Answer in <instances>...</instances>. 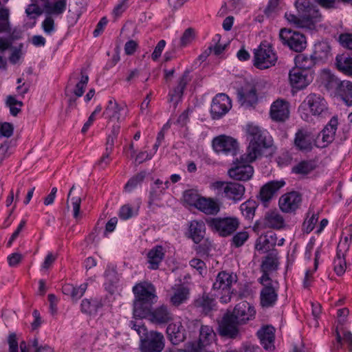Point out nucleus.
<instances>
[{
	"label": "nucleus",
	"mask_w": 352,
	"mask_h": 352,
	"mask_svg": "<svg viewBox=\"0 0 352 352\" xmlns=\"http://www.w3.org/2000/svg\"><path fill=\"white\" fill-rule=\"evenodd\" d=\"M257 206L258 205L255 201L248 199L240 206V210L246 219H251L254 216Z\"/></svg>",
	"instance_id": "obj_45"
},
{
	"label": "nucleus",
	"mask_w": 352,
	"mask_h": 352,
	"mask_svg": "<svg viewBox=\"0 0 352 352\" xmlns=\"http://www.w3.org/2000/svg\"><path fill=\"white\" fill-rule=\"evenodd\" d=\"M80 74V79L75 85V88L73 91V93L76 97H80L83 95L85 92V88L89 81V76L87 74L84 73L83 69H81Z\"/></svg>",
	"instance_id": "obj_50"
},
{
	"label": "nucleus",
	"mask_w": 352,
	"mask_h": 352,
	"mask_svg": "<svg viewBox=\"0 0 352 352\" xmlns=\"http://www.w3.org/2000/svg\"><path fill=\"white\" fill-rule=\"evenodd\" d=\"M127 114V107L123 104H118L115 99H110L108 104L103 112L105 118L109 121L116 120L118 123L124 120Z\"/></svg>",
	"instance_id": "obj_19"
},
{
	"label": "nucleus",
	"mask_w": 352,
	"mask_h": 352,
	"mask_svg": "<svg viewBox=\"0 0 352 352\" xmlns=\"http://www.w3.org/2000/svg\"><path fill=\"white\" fill-rule=\"evenodd\" d=\"M239 325H241V324L238 323L237 321L228 313L223 316L219 323V335L230 339H239L241 336Z\"/></svg>",
	"instance_id": "obj_11"
},
{
	"label": "nucleus",
	"mask_w": 352,
	"mask_h": 352,
	"mask_svg": "<svg viewBox=\"0 0 352 352\" xmlns=\"http://www.w3.org/2000/svg\"><path fill=\"white\" fill-rule=\"evenodd\" d=\"M285 17L289 23L293 24L296 28L305 27L302 18L299 15L297 16L292 13L286 12Z\"/></svg>",
	"instance_id": "obj_61"
},
{
	"label": "nucleus",
	"mask_w": 352,
	"mask_h": 352,
	"mask_svg": "<svg viewBox=\"0 0 352 352\" xmlns=\"http://www.w3.org/2000/svg\"><path fill=\"white\" fill-rule=\"evenodd\" d=\"M206 222L210 229L223 237L232 234L239 226V220L234 217H209Z\"/></svg>",
	"instance_id": "obj_6"
},
{
	"label": "nucleus",
	"mask_w": 352,
	"mask_h": 352,
	"mask_svg": "<svg viewBox=\"0 0 352 352\" xmlns=\"http://www.w3.org/2000/svg\"><path fill=\"white\" fill-rule=\"evenodd\" d=\"M271 118L276 122H285L289 116V104L284 99H277L271 105Z\"/></svg>",
	"instance_id": "obj_21"
},
{
	"label": "nucleus",
	"mask_w": 352,
	"mask_h": 352,
	"mask_svg": "<svg viewBox=\"0 0 352 352\" xmlns=\"http://www.w3.org/2000/svg\"><path fill=\"white\" fill-rule=\"evenodd\" d=\"M325 87L334 93L347 105L352 106V82L340 80L329 72L325 74Z\"/></svg>",
	"instance_id": "obj_4"
},
{
	"label": "nucleus",
	"mask_w": 352,
	"mask_h": 352,
	"mask_svg": "<svg viewBox=\"0 0 352 352\" xmlns=\"http://www.w3.org/2000/svg\"><path fill=\"white\" fill-rule=\"evenodd\" d=\"M129 326L132 329L135 330L138 333L140 338H143L148 332L146 327L142 321L131 320L129 322Z\"/></svg>",
	"instance_id": "obj_58"
},
{
	"label": "nucleus",
	"mask_w": 352,
	"mask_h": 352,
	"mask_svg": "<svg viewBox=\"0 0 352 352\" xmlns=\"http://www.w3.org/2000/svg\"><path fill=\"white\" fill-rule=\"evenodd\" d=\"M339 41L342 47L352 50V34H341L339 36Z\"/></svg>",
	"instance_id": "obj_62"
},
{
	"label": "nucleus",
	"mask_w": 352,
	"mask_h": 352,
	"mask_svg": "<svg viewBox=\"0 0 352 352\" xmlns=\"http://www.w3.org/2000/svg\"><path fill=\"white\" fill-rule=\"evenodd\" d=\"M316 63H318L311 54L308 56L305 54H299L295 58L296 67L300 69L309 71Z\"/></svg>",
	"instance_id": "obj_44"
},
{
	"label": "nucleus",
	"mask_w": 352,
	"mask_h": 352,
	"mask_svg": "<svg viewBox=\"0 0 352 352\" xmlns=\"http://www.w3.org/2000/svg\"><path fill=\"white\" fill-rule=\"evenodd\" d=\"M246 133L250 141L247 152L242 159L248 162H254L261 155L262 150L271 146V141L266 138V132L262 131L258 126L248 124Z\"/></svg>",
	"instance_id": "obj_1"
},
{
	"label": "nucleus",
	"mask_w": 352,
	"mask_h": 352,
	"mask_svg": "<svg viewBox=\"0 0 352 352\" xmlns=\"http://www.w3.org/2000/svg\"><path fill=\"white\" fill-rule=\"evenodd\" d=\"M103 306L101 300L98 298H85L81 302V311L87 314L94 315Z\"/></svg>",
	"instance_id": "obj_40"
},
{
	"label": "nucleus",
	"mask_w": 352,
	"mask_h": 352,
	"mask_svg": "<svg viewBox=\"0 0 352 352\" xmlns=\"http://www.w3.org/2000/svg\"><path fill=\"white\" fill-rule=\"evenodd\" d=\"M25 13L30 19H35L43 14V10L38 6L32 3L26 8Z\"/></svg>",
	"instance_id": "obj_55"
},
{
	"label": "nucleus",
	"mask_w": 352,
	"mask_h": 352,
	"mask_svg": "<svg viewBox=\"0 0 352 352\" xmlns=\"http://www.w3.org/2000/svg\"><path fill=\"white\" fill-rule=\"evenodd\" d=\"M232 107L231 100L225 94H218L212 99L210 113L213 119H219Z\"/></svg>",
	"instance_id": "obj_15"
},
{
	"label": "nucleus",
	"mask_w": 352,
	"mask_h": 352,
	"mask_svg": "<svg viewBox=\"0 0 352 352\" xmlns=\"http://www.w3.org/2000/svg\"><path fill=\"white\" fill-rule=\"evenodd\" d=\"M302 196L296 191H292L282 195L278 201L280 210L284 212L295 211L300 205Z\"/></svg>",
	"instance_id": "obj_20"
},
{
	"label": "nucleus",
	"mask_w": 352,
	"mask_h": 352,
	"mask_svg": "<svg viewBox=\"0 0 352 352\" xmlns=\"http://www.w3.org/2000/svg\"><path fill=\"white\" fill-rule=\"evenodd\" d=\"M248 239L249 234L248 232H238L233 236L231 241V244L235 248H239L241 247Z\"/></svg>",
	"instance_id": "obj_52"
},
{
	"label": "nucleus",
	"mask_w": 352,
	"mask_h": 352,
	"mask_svg": "<svg viewBox=\"0 0 352 352\" xmlns=\"http://www.w3.org/2000/svg\"><path fill=\"white\" fill-rule=\"evenodd\" d=\"M314 161H302L294 166L292 170L296 174L307 175L316 168Z\"/></svg>",
	"instance_id": "obj_46"
},
{
	"label": "nucleus",
	"mask_w": 352,
	"mask_h": 352,
	"mask_svg": "<svg viewBox=\"0 0 352 352\" xmlns=\"http://www.w3.org/2000/svg\"><path fill=\"white\" fill-rule=\"evenodd\" d=\"M66 0H56L48 10L54 14H62L66 9Z\"/></svg>",
	"instance_id": "obj_56"
},
{
	"label": "nucleus",
	"mask_w": 352,
	"mask_h": 352,
	"mask_svg": "<svg viewBox=\"0 0 352 352\" xmlns=\"http://www.w3.org/2000/svg\"><path fill=\"white\" fill-rule=\"evenodd\" d=\"M336 341L333 343V345L331 346V352H342L344 351L342 339V336H340L338 330V328L336 329Z\"/></svg>",
	"instance_id": "obj_63"
},
{
	"label": "nucleus",
	"mask_w": 352,
	"mask_h": 352,
	"mask_svg": "<svg viewBox=\"0 0 352 352\" xmlns=\"http://www.w3.org/2000/svg\"><path fill=\"white\" fill-rule=\"evenodd\" d=\"M325 8H337L340 3L352 6V0H316Z\"/></svg>",
	"instance_id": "obj_53"
},
{
	"label": "nucleus",
	"mask_w": 352,
	"mask_h": 352,
	"mask_svg": "<svg viewBox=\"0 0 352 352\" xmlns=\"http://www.w3.org/2000/svg\"><path fill=\"white\" fill-rule=\"evenodd\" d=\"M258 282L263 285L260 294L261 305L265 308L274 307L278 299V293L277 289L272 285V280L271 281L258 280Z\"/></svg>",
	"instance_id": "obj_18"
},
{
	"label": "nucleus",
	"mask_w": 352,
	"mask_h": 352,
	"mask_svg": "<svg viewBox=\"0 0 352 352\" xmlns=\"http://www.w3.org/2000/svg\"><path fill=\"white\" fill-rule=\"evenodd\" d=\"M174 314L167 305H160L153 309L148 320L153 324L157 325L166 324L173 322Z\"/></svg>",
	"instance_id": "obj_22"
},
{
	"label": "nucleus",
	"mask_w": 352,
	"mask_h": 352,
	"mask_svg": "<svg viewBox=\"0 0 352 352\" xmlns=\"http://www.w3.org/2000/svg\"><path fill=\"white\" fill-rule=\"evenodd\" d=\"M196 208L206 214L215 215L219 212L220 206L212 198L201 197L197 204Z\"/></svg>",
	"instance_id": "obj_33"
},
{
	"label": "nucleus",
	"mask_w": 352,
	"mask_h": 352,
	"mask_svg": "<svg viewBox=\"0 0 352 352\" xmlns=\"http://www.w3.org/2000/svg\"><path fill=\"white\" fill-rule=\"evenodd\" d=\"M135 298L141 301L156 303L157 296L155 286L148 282L137 283L133 287Z\"/></svg>",
	"instance_id": "obj_13"
},
{
	"label": "nucleus",
	"mask_w": 352,
	"mask_h": 352,
	"mask_svg": "<svg viewBox=\"0 0 352 352\" xmlns=\"http://www.w3.org/2000/svg\"><path fill=\"white\" fill-rule=\"evenodd\" d=\"M211 187L217 192V195L232 201L236 204L243 199L245 188L236 182L217 181L212 184Z\"/></svg>",
	"instance_id": "obj_5"
},
{
	"label": "nucleus",
	"mask_w": 352,
	"mask_h": 352,
	"mask_svg": "<svg viewBox=\"0 0 352 352\" xmlns=\"http://www.w3.org/2000/svg\"><path fill=\"white\" fill-rule=\"evenodd\" d=\"M237 281V276L233 273L226 271L220 272L213 283L214 295L219 298L221 302L228 303L230 301L234 289L233 284Z\"/></svg>",
	"instance_id": "obj_2"
},
{
	"label": "nucleus",
	"mask_w": 352,
	"mask_h": 352,
	"mask_svg": "<svg viewBox=\"0 0 352 352\" xmlns=\"http://www.w3.org/2000/svg\"><path fill=\"white\" fill-rule=\"evenodd\" d=\"M307 111L314 116H325L328 113L327 103L321 95L311 93L305 98L298 108L304 120H308L309 117Z\"/></svg>",
	"instance_id": "obj_3"
},
{
	"label": "nucleus",
	"mask_w": 352,
	"mask_h": 352,
	"mask_svg": "<svg viewBox=\"0 0 352 352\" xmlns=\"http://www.w3.org/2000/svg\"><path fill=\"white\" fill-rule=\"evenodd\" d=\"M318 214L312 213L311 216L308 219H306L303 223L304 232L307 234L311 232L314 230L316 223L318 222Z\"/></svg>",
	"instance_id": "obj_54"
},
{
	"label": "nucleus",
	"mask_w": 352,
	"mask_h": 352,
	"mask_svg": "<svg viewBox=\"0 0 352 352\" xmlns=\"http://www.w3.org/2000/svg\"><path fill=\"white\" fill-rule=\"evenodd\" d=\"M300 17L303 21L305 26H308L319 22L321 19V14L317 7L313 5Z\"/></svg>",
	"instance_id": "obj_43"
},
{
	"label": "nucleus",
	"mask_w": 352,
	"mask_h": 352,
	"mask_svg": "<svg viewBox=\"0 0 352 352\" xmlns=\"http://www.w3.org/2000/svg\"><path fill=\"white\" fill-rule=\"evenodd\" d=\"M279 38L283 45L288 46L294 52H300L306 48V38L299 32L282 28L280 30Z\"/></svg>",
	"instance_id": "obj_8"
},
{
	"label": "nucleus",
	"mask_w": 352,
	"mask_h": 352,
	"mask_svg": "<svg viewBox=\"0 0 352 352\" xmlns=\"http://www.w3.org/2000/svg\"><path fill=\"white\" fill-rule=\"evenodd\" d=\"M338 69L346 75L352 76V56L338 55L336 58Z\"/></svg>",
	"instance_id": "obj_39"
},
{
	"label": "nucleus",
	"mask_w": 352,
	"mask_h": 352,
	"mask_svg": "<svg viewBox=\"0 0 352 352\" xmlns=\"http://www.w3.org/2000/svg\"><path fill=\"white\" fill-rule=\"evenodd\" d=\"M190 71L186 69L178 80L177 85L168 94V102H175L177 104L183 96L184 91L188 83L191 80Z\"/></svg>",
	"instance_id": "obj_26"
},
{
	"label": "nucleus",
	"mask_w": 352,
	"mask_h": 352,
	"mask_svg": "<svg viewBox=\"0 0 352 352\" xmlns=\"http://www.w3.org/2000/svg\"><path fill=\"white\" fill-rule=\"evenodd\" d=\"M164 194V191L162 188V181L160 179H157L150 188L148 202V206L151 207L154 201L160 200L161 196Z\"/></svg>",
	"instance_id": "obj_42"
},
{
	"label": "nucleus",
	"mask_w": 352,
	"mask_h": 352,
	"mask_svg": "<svg viewBox=\"0 0 352 352\" xmlns=\"http://www.w3.org/2000/svg\"><path fill=\"white\" fill-rule=\"evenodd\" d=\"M154 303L141 301L140 300L134 299L133 315L135 319H148L149 318L153 310V305Z\"/></svg>",
	"instance_id": "obj_31"
},
{
	"label": "nucleus",
	"mask_w": 352,
	"mask_h": 352,
	"mask_svg": "<svg viewBox=\"0 0 352 352\" xmlns=\"http://www.w3.org/2000/svg\"><path fill=\"white\" fill-rule=\"evenodd\" d=\"M334 271L338 276H342L346 270V263L343 252H336V257L333 261Z\"/></svg>",
	"instance_id": "obj_49"
},
{
	"label": "nucleus",
	"mask_w": 352,
	"mask_h": 352,
	"mask_svg": "<svg viewBox=\"0 0 352 352\" xmlns=\"http://www.w3.org/2000/svg\"><path fill=\"white\" fill-rule=\"evenodd\" d=\"M6 106L9 107L10 114L13 116H16L21 111V107L23 105L22 101L17 100L14 96H8L6 100Z\"/></svg>",
	"instance_id": "obj_48"
},
{
	"label": "nucleus",
	"mask_w": 352,
	"mask_h": 352,
	"mask_svg": "<svg viewBox=\"0 0 352 352\" xmlns=\"http://www.w3.org/2000/svg\"><path fill=\"white\" fill-rule=\"evenodd\" d=\"M194 305L201 312L207 314L214 309L215 306L214 299L209 296L208 294L204 293L194 300Z\"/></svg>",
	"instance_id": "obj_37"
},
{
	"label": "nucleus",
	"mask_w": 352,
	"mask_h": 352,
	"mask_svg": "<svg viewBox=\"0 0 352 352\" xmlns=\"http://www.w3.org/2000/svg\"><path fill=\"white\" fill-rule=\"evenodd\" d=\"M338 121L337 118L333 117L329 123L325 126L324 129L321 131L320 134H318L317 139L319 140L321 137L322 143L320 144L316 143V146L320 148H324L329 144L331 143L336 135V132L337 130Z\"/></svg>",
	"instance_id": "obj_25"
},
{
	"label": "nucleus",
	"mask_w": 352,
	"mask_h": 352,
	"mask_svg": "<svg viewBox=\"0 0 352 352\" xmlns=\"http://www.w3.org/2000/svg\"><path fill=\"white\" fill-rule=\"evenodd\" d=\"M289 78L292 87L298 90L305 88L312 81L310 71L300 69L296 67L289 71Z\"/></svg>",
	"instance_id": "obj_17"
},
{
	"label": "nucleus",
	"mask_w": 352,
	"mask_h": 352,
	"mask_svg": "<svg viewBox=\"0 0 352 352\" xmlns=\"http://www.w3.org/2000/svg\"><path fill=\"white\" fill-rule=\"evenodd\" d=\"M331 46L327 41H320L314 45L313 58L319 63H325L331 57Z\"/></svg>",
	"instance_id": "obj_32"
},
{
	"label": "nucleus",
	"mask_w": 352,
	"mask_h": 352,
	"mask_svg": "<svg viewBox=\"0 0 352 352\" xmlns=\"http://www.w3.org/2000/svg\"><path fill=\"white\" fill-rule=\"evenodd\" d=\"M316 143H319V140L307 129H300L295 134L294 146L302 152L311 151L314 145L316 146Z\"/></svg>",
	"instance_id": "obj_14"
},
{
	"label": "nucleus",
	"mask_w": 352,
	"mask_h": 352,
	"mask_svg": "<svg viewBox=\"0 0 352 352\" xmlns=\"http://www.w3.org/2000/svg\"><path fill=\"white\" fill-rule=\"evenodd\" d=\"M295 6L298 10V15L301 16L313 4H311L309 0H296Z\"/></svg>",
	"instance_id": "obj_60"
},
{
	"label": "nucleus",
	"mask_w": 352,
	"mask_h": 352,
	"mask_svg": "<svg viewBox=\"0 0 352 352\" xmlns=\"http://www.w3.org/2000/svg\"><path fill=\"white\" fill-rule=\"evenodd\" d=\"M14 126L9 122L0 123V138H10L12 135Z\"/></svg>",
	"instance_id": "obj_59"
},
{
	"label": "nucleus",
	"mask_w": 352,
	"mask_h": 352,
	"mask_svg": "<svg viewBox=\"0 0 352 352\" xmlns=\"http://www.w3.org/2000/svg\"><path fill=\"white\" fill-rule=\"evenodd\" d=\"M166 333L170 342L175 345L186 339V330L180 321L170 322L166 328Z\"/></svg>",
	"instance_id": "obj_29"
},
{
	"label": "nucleus",
	"mask_w": 352,
	"mask_h": 352,
	"mask_svg": "<svg viewBox=\"0 0 352 352\" xmlns=\"http://www.w3.org/2000/svg\"><path fill=\"white\" fill-rule=\"evenodd\" d=\"M255 248L258 250H263L265 252L268 251L271 248H273V246L271 245L270 241L265 234L263 236H260L258 238L256 241Z\"/></svg>",
	"instance_id": "obj_57"
},
{
	"label": "nucleus",
	"mask_w": 352,
	"mask_h": 352,
	"mask_svg": "<svg viewBox=\"0 0 352 352\" xmlns=\"http://www.w3.org/2000/svg\"><path fill=\"white\" fill-rule=\"evenodd\" d=\"M277 56L271 45L263 42L254 52V65L260 69H267L277 61Z\"/></svg>",
	"instance_id": "obj_7"
},
{
	"label": "nucleus",
	"mask_w": 352,
	"mask_h": 352,
	"mask_svg": "<svg viewBox=\"0 0 352 352\" xmlns=\"http://www.w3.org/2000/svg\"><path fill=\"white\" fill-rule=\"evenodd\" d=\"M275 329L272 326L262 327L257 332L261 345L267 351H272L274 349Z\"/></svg>",
	"instance_id": "obj_30"
},
{
	"label": "nucleus",
	"mask_w": 352,
	"mask_h": 352,
	"mask_svg": "<svg viewBox=\"0 0 352 352\" xmlns=\"http://www.w3.org/2000/svg\"><path fill=\"white\" fill-rule=\"evenodd\" d=\"M237 100L245 108L252 107L258 101L256 89L254 87H246L237 90Z\"/></svg>",
	"instance_id": "obj_28"
},
{
	"label": "nucleus",
	"mask_w": 352,
	"mask_h": 352,
	"mask_svg": "<svg viewBox=\"0 0 352 352\" xmlns=\"http://www.w3.org/2000/svg\"><path fill=\"white\" fill-rule=\"evenodd\" d=\"M165 251L162 245L153 247L147 254L148 262L150 264V269L157 270L160 263L164 258Z\"/></svg>",
	"instance_id": "obj_36"
},
{
	"label": "nucleus",
	"mask_w": 352,
	"mask_h": 352,
	"mask_svg": "<svg viewBox=\"0 0 352 352\" xmlns=\"http://www.w3.org/2000/svg\"><path fill=\"white\" fill-rule=\"evenodd\" d=\"M279 265L278 257L277 253L274 252H270L263 259L261 265V270L263 272L262 276L258 280L261 281H271L269 272L276 271Z\"/></svg>",
	"instance_id": "obj_23"
},
{
	"label": "nucleus",
	"mask_w": 352,
	"mask_h": 352,
	"mask_svg": "<svg viewBox=\"0 0 352 352\" xmlns=\"http://www.w3.org/2000/svg\"><path fill=\"white\" fill-rule=\"evenodd\" d=\"M165 346L164 335L156 331L147 332L140 338L141 352H162Z\"/></svg>",
	"instance_id": "obj_9"
},
{
	"label": "nucleus",
	"mask_w": 352,
	"mask_h": 352,
	"mask_svg": "<svg viewBox=\"0 0 352 352\" xmlns=\"http://www.w3.org/2000/svg\"><path fill=\"white\" fill-rule=\"evenodd\" d=\"M243 155L241 156L240 160L237 161L235 166L228 170V175L230 178L237 181H248L252 178L254 174V168L249 164L252 162H248L242 159Z\"/></svg>",
	"instance_id": "obj_12"
},
{
	"label": "nucleus",
	"mask_w": 352,
	"mask_h": 352,
	"mask_svg": "<svg viewBox=\"0 0 352 352\" xmlns=\"http://www.w3.org/2000/svg\"><path fill=\"white\" fill-rule=\"evenodd\" d=\"M216 334L212 327L201 325L199 329V338L197 343L194 342L199 348L202 349L210 344L215 339Z\"/></svg>",
	"instance_id": "obj_35"
},
{
	"label": "nucleus",
	"mask_w": 352,
	"mask_h": 352,
	"mask_svg": "<svg viewBox=\"0 0 352 352\" xmlns=\"http://www.w3.org/2000/svg\"><path fill=\"white\" fill-rule=\"evenodd\" d=\"M192 239L195 243H199L204 239L205 224L203 221H192L189 227Z\"/></svg>",
	"instance_id": "obj_38"
},
{
	"label": "nucleus",
	"mask_w": 352,
	"mask_h": 352,
	"mask_svg": "<svg viewBox=\"0 0 352 352\" xmlns=\"http://www.w3.org/2000/svg\"><path fill=\"white\" fill-rule=\"evenodd\" d=\"M285 184L283 181H271L267 182L261 188L257 198L265 206H267L268 202Z\"/></svg>",
	"instance_id": "obj_24"
},
{
	"label": "nucleus",
	"mask_w": 352,
	"mask_h": 352,
	"mask_svg": "<svg viewBox=\"0 0 352 352\" xmlns=\"http://www.w3.org/2000/svg\"><path fill=\"white\" fill-rule=\"evenodd\" d=\"M201 197L193 190H186L184 193V200L190 206L196 208L197 204L200 200Z\"/></svg>",
	"instance_id": "obj_51"
},
{
	"label": "nucleus",
	"mask_w": 352,
	"mask_h": 352,
	"mask_svg": "<svg viewBox=\"0 0 352 352\" xmlns=\"http://www.w3.org/2000/svg\"><path fill=\"white\" fill-rule=\"evenodd\" d=\"M212 146L217 153L232 156L236 155L239 149L236 140L226 135L214 138L212 140Z\"/></svg>",
	"instance_id": "obj_10"
},
{
	"label": "nucleus",
	"mask_w": 352,
	"mask_h": 352,
	"mask_svg": "<svg viewBox=\"0 0 352 352\" xmlns=\"http://www.w3.org/2000/svg\"><path fill=\"white\" fill-rule=\"evenodd\" d=\"M8 344L9 345L10 352H19L18 341L16 335L14 333H11L8 337Z\"/></svg>",
	"instance_id": "obj_64"
},
{
	"label": "nucleus",
	"mask_w": 352,
	"mask_h": 352,
	"mask_svg": "<svg viewBox=\"0 0 352 352\" xmlns=\"http://www.w3.org/2000/svg\"><path fill=\"white\" fill-rule=\"evenodd\" d=\"M229 314L235 319L238 323L244 324L249 320L254 318L256 311L254 307L247 301L238 303L232 313Z\"/></svg>",
	"instance_id": "obj_16"
},
{
	"label": "nucleus",
	"mask_w": 352,
	"mask_h": 352,
	"mask_svg": "<svg viewBox=\"0 0 352 352\" xmlns=\"http://www.w3.org/2000/svg\"><path fill=\"white\" fill-rule=\"evenodd\" d=\"M264 225L266 228L280 230L285 224L283 216L278 211H269L265 215Z\"/></svg>",
	"instance_id": "obj_34"
},
{
	"label": "nucleus",
	"mask_w": 352,
	"mask_h": 352,
	"mask_svg": "<svg viewBox=\"0 0 352 352\" xmlns=\"http://www.w3.org/2000/svg\"><path fill=\"white\" fill-rule=\"evenodd\" d=\"M146 177V172L141 171L133 176L124 186V190L126 192H131L140 184Z\"/></svg>",
	"instance_id": "obj_47"
},
{
	"label": "nucleus",
	"mask_w": 352,
	"mask_h": 352,
	"mask_svg": "<svg viewBox=\"0 0 352 352\" xmlns=\"http://www.w3.org/2000/svg\"><path fill=\"white\" fill-rule=\"evenodd\" d=\"M190 71L186 69L178 80L177 85L168 94V102H175L177 104L183 96L184 91L188 83L191 80Z\"/></svg>",
	"instance_id": "obj_27"
},
{
	"label": "nucleus",
	"mask_w": 352,
	"mask_h": 352,
	"mask_svg": "<svg viewBox=\"0 0 352 352\" xmlns=\"http://www.w3.org/2000/svg\"><path fill=\"white\" fill-rule=\"evenodd\" d=\"M189 289L186 287L181 286L170 297V302L172 305L178 307L186 302L189 298Z\"/></svg>",
	"instance_id": "obj_41"
}]
</instances>
